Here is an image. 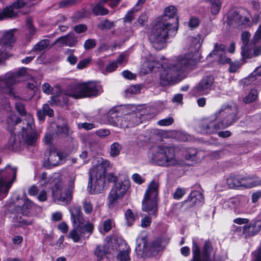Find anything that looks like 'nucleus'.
Listing matches in <instances>:
<instances>
[{"label": "nucleus", "mask_w": 261, "mask_h": 261, "mask_svg": "<svg viewBox=\"0 0 261 261\" xmlns=\"http://www.w3.org/2000/svg\"><path fill=\"white\" fill-rule=\"evenodd\" d=\"M178 25L176 8L173 6L166 8L163 15L156 18L151 24L148 38L152 47L156 50L163 49L166 40L176 35Z\"/></svg>", "instance_id": "obj_1"}, {"label": "nucleus", "mask_w": 261, "mask_h": 261, "mask_svg": "<svg viewBox=\"0 0 261 261\" xmlns=\"http://www.w3.org/2000/svg\"><path fill=\"white\" fill-rule=\"evenodd\" d=\"M191 44L189 52L179 56L176 62L163 66L160 71L161 83L166 85L176 81L180 73L199 60V49L201 45L199 36L190 38Z\"/></svg>", "instance_id": "obj_2"}, {"label": "nucleus", "mask_w": 261, "mask_h": 261, "mask_svg": "<svg viewBox=\"0 0 261 261\" xmlns=\"http://www.w3.org/2000/svg\"><path fill=\"white\" fill-rule=\"evenodd\" d=\"M109 165L108 161L102 160L89 169L88 189L91 194L101 193L107 189L105 177L107 169Z\"/></svg>", "instance_id": "obj_3"}, {"label": "nucleus", "mask_w": 261, "mask_h": 261, "mask_svg": "<svg viewBox=\"0 0 261 261\" xmlns=\"http://www.w3.org/2000/svg\"><path fill=\"white\" fill-rule=\"evenodd\" d=\"M148 155L153 163L160 166L170 167L178 164L174 149L169 146L158 145L154 147L150 150Z\"/></svg>", "instance_id": "obj_4"}, {"label": "nucleus", "mask_w": 261, "mask_h": 261, "mask_svg": "<svg viewBox=\"0 0 261 261\" xmlns=\"http://www.w3.org/2000/svg\"><path fill=\"white\" fill-rule=\"evenodd\" d=\"M75 176L71 178L69 182V187L64 192H62L63 181L58 174H55L51 180L52 196L54 201L58 204L65 205L70 203L72 198L74 189V182Z\"/></svg>", "instance_id": "obj_5"}, {"label": "nucleus", "mask_w": 261, "mask_h": 261, "mask_svg": "<svg viewBox=\"0 0 261 261\" xmlns=\"http://www.w3.org/2000/svg\"><path fill=\"white\" fill-rule=\"evenodd\" d=\"M102 86L98 83L90 82L70 85L65 94L75 98L95 97L102 93Z\"/></svg>", "instance_id": "obj_6"}, {"label": "nucleus", "mask_w": 261, "mask_h": 261, "mask_svg": "<svg viewBox=\"0 0 261 261\" xmlns=\"http://www.w3.org/2000/svg\"><path fill=\"white\" fill-rule=\"evenodd\" d=\"M159 183L153 180L148 185L142 201V210L156 218L158 214V196Z\"/></svg>", "instance_id": "obj_7"}, {"label": "nucleus", "mask_w": 261, "mask_h": 261, "mask_svg": "<svg viewBox=\"0 0 261 261\" xmlns=\"http://www.w3.org/2000/svg\"><path fill=\"white\" fill-rule=\"evenodd\" d=\"M107 178L109 182L115 183L108 196L109 207L112 208L119 199L123 197L129 187V181L124 179L123 181L116 183L118 177L113 173L108 174Z\"/></svg>", "instance_id": "obj_8"}, {"label": "nucleus", "mask_w": 261, "mask_h": 261, "mask_svg": "<svg viewBox=\"0 0 261 261\" xmlns=\"http://www.w3.org/2000/svg\"><path fill=\"white\" fill-rule=\"evenodd\" d=\"M137 243L136 251L140 257L154 256L164 248V246L160 239L155 240L148 244L146 238L142 237L137 239Z\"/></svg>", "instance_id": "obj_9"}, {"label": "nucleus", "mask_w": 261, "mask_h": 261, "mask_svg": "<svg viewBox=\"0 0 261 261\" xmlns=\"http://www.w3.org/2000/svg\"><path fill=\"white\" fill-rule=\"evenodd\" d=\"M238 115V107L236 105L224 104L215 113L214 118H219L224 127H227L239 119Z\"/></svg>", "instance_id": "obj_10"}, {"label": "nucleus", "mask_w": 261, "mask_h": 261, "mask_svg": "<svg viewBox=\"0 0 261 261\" xmlns=\"http://www.w3.org/2000/svg\"><path fill=\"white\" fill-rule=\"evenodd\" d=\"M21 121V119L15 114H10L7 119V128L11 133V137L6 147L10 150L15 151L20 149L22 142L19 137L13 134V132L14 130V127Z\"/></svg>", "instance_id": "obj_11"}, {"label": "nucleus", "mask_w": 261, "mask_h": 261, "mask_svg": "<svg viewBox=\"0 0 261 261\" xmlns=\"http://www.w3.org/2000/svg\"><path fill=\"white\" fill-rule=\"evenodd\" d=\"M132 112L127 111L123 114L122 116L121 128L134 127L141 123L143 120L146 118L145 111L140 110L134 106L131 107Z\"/></svg>", "instance_id": "obj_12"}, {"label": "nucleus", "mask_w": 261, "mask_h": 261, "mask_svg": "<svg viewBox=\"0 0 261 261\" xmlns=\"http://www.w3.org/2000/svg\"><path fill=\"white\" fill-rule=\"evenodd\" d=\"M24 126L22 127V136L24 143L28 146H34L38 138V135L35 128L34 121L31 115H26L23 120Z\"/></svg>", "instance_id": "obj_13"}, {"label": "nucleus", "mask_w": 261, "mask_h": 261, "mask_svg": "<svg viewBox=\"0 0 261 261\" xmlns=\"http://www.w3.org/2000/svg\"><path fill=\"white\" fill-rule=\"evenodd\" d=\"M17 168L7 165L0 172V191L7 194L16 176Z\"/></svg>", "instance_id": "obj_14"}, {"label": "nucleus", "mask_w": 261, "mask_h": 261, "mask_svg": "<svg viewBox=\"0 0 261 261\" xmlns=\"http://www.w3.org/2000/svg\"><path fill=\"white\" fill-rule=\"evenodd\" d=\"M225 128L219 118H215L214 114L210 118L202 119L197 127V130L201 134L216 133L218 130Z\"/></svg>", "instance_id": "obj_15"}, {"label": "nucleus", "mask_w": 261, "mask_h": 261, "mask_svg": "<svg viewBox=\"0 0 261 261\" xmlns=\"http://www.w3.org/2000/svg\"><path fill=\"white\" fill-rule=\"evenodd\" d=\"M72 228L69 231L68 237L71 239L74 242H79L81 238L84 235L85 232L89 234L93 232L94 225L87 221L86 223L83 224L72 223Z\"/></svg>", "instance_id": "obj_16"}, {"label": "nucleus", "mask_w": 261, "mask_h": 261, "mask_svg": "<svg viewBox=\"0 0 261 261\" xmlns=\"http://www.w3.org/2000/svg\"><path fill=\"white\" fill-rule=\"evenodd\" d=\"M213 82L214 78L212 76L203 77L192 90L193 95L197 96L208 94Z\"/></svg>", "instance_id": "obj_17"}, {"label": "nucleus", "mask_w": 261, "mask_h": 261, "mask_svg": "<svg viewBox=\"0 0 261 261\" xmlns=\"http://www.w3.org/2000/svg\"><path fill=\"white\" fill-rule=\"evenodd\" d=\"M126 111V107H114L108 112L107 119L111 124L121 128V115Z\"/></svg>", "instance_id": "obj_18"}, {"label": "nucleus", "mask_w": 261, "mask_h": 261, "mask_svg": "<svg viewBox=\"0 0 261 261\" xmlns=\"http://www.w3.org/2000/svg\"><path fill=\"white\" fill-rule=\"evenodd\" d=\"M261 230V220L253 219L242 227V235L246 239L257 234Z\"/></svg>", "instance_id": "obj_19"}, {"label": "nucleus", "mask_w": 261, "mask_h": 261, "mask_svg": "<svg viewBox=\"0 0 261 261\" xmlns=\"http://www.w3.org/2000/svg\"><path fill=\"white\" fill-rule=\"evenodd\" d=\"M250 33L248 31L244 32L241 35V40L243 45L241 49V55L243 60L252 58V48L255 43L252 44V39L250 40Z\"/></svg>", "instance_id": "obj_20"}, {"label": "nucleus", "mask_w": 261, "mask_h": 261, "mask_svg": "<svg viewBox=\"0 0 261 261\" xmlns=\"http://www.w3.org/2000/svg\"><path fill=\"white\" fill-rule=\"evenodd\" d=\"M201 253L204 261H225L222 255H215L212 243L208 240L205 241Z\"/></svg>", "instance_id": "obj_21"}, {"label": "nucleus", "mask_w": 261, "mask_h": 261, "mask_svg": "<svg viewBox=\"0 0 261 261\" xmlns=\"http://www.w3.org/2000/svg\"><path fill=\"white\" fill-rule=\"evenodd\" d=\"M78 42V37L73 33L70 32L66 35L58 38L55 44H59L60 46L75 47Z\"/></svg>", "instance_id": "obj_22"}, {"label": "nucleus", "mask_w": 261, "mask_h": 261, "mask_svg": "<svg viewBox=\"0 0 261 261\" xmlns=\"http://www.w3.org/2000/svg\"><path fill=\"white\" fill-rule=\"evenodd\" d=\"M241 83L244 86L249 85H261V65L256 67L250 75L243 79Z\"/></svg>", "instance_id": "obj_23"}, {"label": "nucleus", "mask_w": 261, "mask_h": 261, "mask_svg": "<svg viewBox=\"0 0 261 261\" xmlns=\"http://www.w3.org/2000/svg\"><path fill=\"white\" fill-rule=\"evenodd\" d=\"M72 223L83 224L86 223L84 215L82 212L81 206L73 204L69 208Z\"/></svg>", "instance_id": "obj_24"}, {"label": "nucleus", "mask_w": 261, "mask_h": 261, "mask_svg": "<svg viewBox=\"0 0 261 261\" xmlns=\"http://www.w3.org/2000/svg\"><path fill=\"white\" fill-rule=\"evenodd\" d=\"M16 80L13 76L6 77L0 81V92L6 93L10 96L13 95L12 86Z\"/></svg>", "instance_id": "obj_25"}, {"label": "nucleus", "mask_w": 261, "mask_h": 261, "mask_svg": "<svg viewBox=\"0 0 261 261\" xmlns=\"http://www.w3.org/2000/svg\"><path fill=\"white\" fill-rule=\"evenodd\" d=\"M15 29L5 32L1 39V43L7 47L11 48L15 43L16 38L14 34Z\"/></svg>", "instance_id": "obj_26"}, {"label": "nucleus", "mask_w": 261, "mask_h": 261, "mask_svg": "<svg viewBox=\"0 0 261 261\" xmlns=\"http://www.w3.org/2000/svg\"><path fill=\"white\" fill-rule=\"evenodd\" d=\"M48 164L51 166H56L62 164L65 162V159L62 152L57 150L50 152L48 158Z\"/></svg>", "instance_id": "obj_27"}, {"label": "nucleus", "mask_w": 261, "mask_h": 261, "mask_svg": "<svg viewBox=\"0 0 261 261\" xmlns=\"http://www.w3.org/2000/svg\"><path fill=\"white\" fill-rule=\"evenodd\" d=\"M17 208L14 210L13 222L17 226H22L24 225H29L32 224L31 221L28 220L23 217L26 215L22 214V211H17Z\"/></svg>", "instance_id": "obj_28"}, {"label": "nucleus", "mask_w": 261, "mask_h": 261, "mask_svg": "<svg viewBox=\"0 0 261 261\" xmlns=\"http://www.w3.org/2000/svg\"><path fill=\"white\" fill-rule=\"evenodd\" d=\"M203 200L202 194L198 191L192 192L188 199L184 201V203L188 204L189 207L194 206L198 202H201Z\"/></svg>", "instance_id": "obj_29"}, {"label": "nucleus", "mask_w": 261, "mask_h": 261, "mask_svg": "<svg viewBox=\"0 0 261 261\" xmlns=\"http://www.w3.org/2000/svg\"><path fill=\"white\" fill-rule=\"evenodd\" d=\"M110 243L109 242L103 246L99 245L97 246L95 251V254L97 257V259L98 260H101L107 254L112 253L111 250L114 249H110Z\"/></svg>", "instance_id": "obj_30"}, {"label": "nucleus", "mask_w": 261, "mask_h": 261, "mask_svg": "<svg viewBox=\"0 0 261 261\" xmlns=\"http://www.w3.org/2000/svg\"><path fill=\"white\" fill-rule=\"evenodd\" d=\"M243 187L251 188L261 185V180L254 176H242Z\"/></svg>", "instance_id": "obj_31"}, {"label": "nucleus", "mask_w": 261, "mask_h": 261, "mask_svg": "<svg viewBox=\"0 0 261 261\" xmlns=\"http://www.w3.org/2000/svg\"><path fill=\"white\" fill-rule=\"evenodd\" d=\"M227 184L230 188L236 189L243 187L242 176L231 175L227 179Z\"/></svg>", "instance_id": "obj_32"}, {"label": "nucleus", "mask_w": 261, "mask_h": 261, "mask_svg": "<svg viewBox=\"0 0 261 261\" xmlns=\"http://www.w3.org/2000/svg\"><path fill=\"white\" fill-rule=\"evenodd\" d=\"M106 3L101 2V0L99 1L92 8V12L95 16H103L109 14L108 9L104 7Z\"/></svg>", "instance_id": "obj_33"}, {"label": "nucleus", "mask_w": 261, "mask_h": 261, "mask_svg": "<svg viewBox=\"0 0 261 261\" xmlns=\"http://www.w3.org/2000/svg\"><path fill=\"white\" fill-rule=\"evenodd\" d=\"M35 207V204L28 198H25L23 200V204L22 206H16L15 208L17 211H22V214L28 215L31 210Z\"/></svg>", "instance_id": "obj_34"}, {"label": "nucleus", "mask_w": 261, "mask_h": 261, "mask_svg": "<svg viewBox=\"0 0 261 261\" xmlns=\"http://www.w3.org/2000/svg\"><path fill=\"white\" fill-rule=\"evenodd\" d=\"M204 2L211 5V12L214 15L218 14L221 8L223 0H203Z\"/></svg>", "instance_id": "obj_35"}, {"label": "nucleus", "mask_w": 261, "mask_h": 261, "mask_svg": "<svg viewBox=\"0 0 261 261\" xmlns=\"http://www.w3.org/2000/svg\"><path fill=\"white\" fill-rule=\"evenodd\" d=\"M230 19L232 21L231 23L234 21V22L238 25H241L243 24L244 23V21H245L246 23L249 21V19L248 18L243 17L237 11L233 12L230 16Z\"/></svg>", "instance_id": "obj_36"}, {"label": "nucleus", "mask_w": 261, "mask_h": 261, "mask_svg": "<svg viewBox=\"0 0 261 261\" xmlns=\"http://www.w3.org/2000/svg\"><path fill=\"white\" fill-rule=\"evenodd\" d=\"M50 41L48 39H43L36 43L33 47V51H41L46 49L49 46Z\"/></svg>", "instance_id": "obj_37"}, {"label": "nucleus", "mask_w": 261, "mask_h": 261, "mask_svg": "<svg viewBox=\"0 0 261 261\" xmlns=\"http://www.w3.org/2000/svg\"><path fill=\"white\" fill-rule=\"evenodd\" d=\"M258 97V92L256 89H251L248 94L244 97L243 101L246 103H250L256 100Z\"/></svg>", "instance_id": "obj_38"}, {"label": "nucleus", "mask_w": 261, "mask_h": 261, "mask_svg": "<svg viewBox=\"0 0 261 261\" xmlns=\"http://www.w3.org/2000/svg\"><path fill=\"white\" fill-rule=\"evenodd\" d=\"M122 149L121 145L118 142L113 143L110 147V155L112 157L117 156Z\"/></svg>", "instance_id": "obj_39"}, {"label": "nucleus", "mask_w": 261, "mask_h": 261, "mask_svg": "<svg viewBox=\"0 0 261 261\" xmlns=\"http://www.w3.org/2000/svg\"><path fill=\"white\" fill-rule=\"evenodd\" d=\"M82 205L85 213L87 215L91 214L93 211V206L90 200L85 199L82 201Z\"/></svg>", "instance_id": "obj_40"}, {"label": "nucleus", "mask_w": 261, "mask_h": 261, "mask_svg": "<svg viewBox=\"0 0 261 261\" xmlns=\"http://www.w3.org/2000/svg\"><path fill=\"white\" fill-rule=\"evenodd\" d=\"M114 22L111 21L108 19H105L97 24V28L101 30H108L114 27Z\"/></svg>", "instance_id": "obj_41"}, {"label": "nucleus", "mask_w": 261, "mask_h": 261, "mask_svg": "<svg viewBox=\"0 0 261 261\" xmlns=\"http://www.w3.org/2000/svg\"><path fill=\"white\" fill-rule=\"evenodd\" d=\"M125 217L127 226H131L135 221V216L130 209L126 210L125 213Z\"/></svg>", "instance_id": "obj_42"}, {"label": "nucleus", "mask_w": 261, "mask_h": 261, "mask_svg": "<svg viewBox=\"0 0 261 261\" xmlns=\"http://www.w3.org/2000/svg\"><path fill=\"white\" fill-rule=\"evenodd\" d=\"M225 46L223 44H218V43H216L215 44V47L214 50L211 53L209 54L207 57L217 55L219 56V54L220 53H222V54H223V52Z\"/></svg>", "instance_id": "obj_43"}, {"label": "nucleus", "mask_w": 261, "mask_h": 261, "mask_svg": "<svg viewBox=\"0 0 261 261\" xmlns=\"http://www.w3.org/2000/svg\"><path fill=\"white\" fill-rule=\"evenodd\" d=\"M129 251L123 250L120 251L116 256V258L120 261H127L130 260Z\"/></svg>", "instance_id": "obj_44"}, {"label": "nucleus", "mask_w": 261, "mask_h": 261, "mask_svg": "<svg viewBox=\"0 0 261 261\" xmlns=\"http://www.w3.org/2000/svg\"><path fill=\"white\" fill-rule=\"evenodd\" d=\"M139 8H136L135 7L132 8L130 10H129L125 16L123 18V21L124 22H131L132 20L134 18V13L135 11H138Z\"/></svg>", "instance_id": "obj_45"}, {"label": "nucleus", "mask_w": 261, "mask_h": 261, "mask_svg": "<svg viewBox=\"0 0 261 261\" xmlns=\"http://www.w3.org/2000/svg\"><path fill=\"white\" fill-rule=\"evenodd\" d=\"M15 109L18 113L21 116L26 115L27 112L24 104L21 101L16 102L15 104Z\"/></svg>", "instance_id": "obj_46"}, {"label": "nucleus", "mask_w": 261, "mask_h": 261, "mask_svg": "<svg viewBox=\"0 0 261 261\" xmlns=\"http://www.w3.org/2000/svg\"><path fill=\"white\" fill-rule=\"evenodd\" d=\"M252 259L251 261H261V240L260 244L256 250L252 253Z\"/></svg>", "instance_id": "obj_47"}, {"label": "nucleus", "mask_w": 261, "mask_h": 261, "mask_svg": "<svg viewBox=\"0 0 261 261\" xmlns=\"http://www.w3.org/2000/svg\"><path fill=\"white\" fill-rule=\"evenodd\" d=\"M142 87L139 85H132L127 88L126 91L131 94H137L140 92Z\"/></svg>", "instance_id": "obj_48"}, {"label": "nucleus", "mask_w": 261, "mask_h": 261, "mask_svg": "<svg viewBox=\"0 0 261 261\" xmlns=\"http://www.w3.org/2000/svg\"><path fill=\"white\" fill-rule=\"evenodd\" d=\"M118 67L116 62H113L107 66L106 69H103L101 72L103 74H106L108 72H112L115 71Z\"/></svg>", "instance_id": "obj_49"}, {"label": "nucleus", "mask_w": 261, "mask_h": 261, "mask_svg": "<svg viewBox=\"0 0 261 261\" xmlns=\"http://www.w3.org/2000/svg\"><path fill=\"white\" fill-rule=\"evenodd\" d=\"M173 122V118L171 117H169L158 121L157 123L160 126H168L171 125Z\"/></svg>", "instance_id": "obj_50"}, {"label": "nucleus", "mask_w": 261, "mask_h": 261, "mask_svg": "<svg viewBox=\"0 0 261 261\" xmlns=\"http://www.w3.org/2000/svg\"><path fill=\"white\" fill-rule=\"evenodd\" d=\"M96 41L93 39H89L85 42L84 47L86 50L93 48L96 46Z\"/></svg>", "instance_id": "obj_51"}, {"label": "nucleus", "mask_w": 261, "mask_h": 261, "mask_svg": "<svg viewBox=\"0 0 261 261\" xmlns=\"http://www.w3.org/2000/svg\"><path fill=\"white\" fill-rule=\"evenodd\" d=\"M260 39H261V23L259 24L257 31L252 39V44L253 43L255 44Z\"/></svg>", "instance_id": "obj_52"}, {"label": "nucleus", "mask_w": 261, "mask_h": 261, "mask_svg": "<svg viewBox=\"0 0 261 261\" xmlns=\"http://www.w3.org/2000/svg\"><path fill=\"white\" fill-rule=\"evenodd\" d=\"M156 64V62L154 61H147L144 63L143 66L144 67H147L146 72H148L151 71Z\"/></svg>", "instance_id": "obj_53"}, {"label": "nucleus", "mask_w": 261, "mask_h": 261, "mask_svg": "<svg viewBox=\"0 0 261 261\" xmlns=\"http://www.w3.org/2000/svg\"><path fill=\"white\" fill-rule=\"evenodd\" d=\"M57 134H67L68 133V128L66 125H58L56 130Z\"/></svg>", "instance_id": "obj_54"}, {"label": "nucleus", "mask_w": 261, "mask_h": 261, "mask_svg": "<svg viewBox=\"0 0 261 261\" xmlns=\"http://www.w3.org/2000/svg\"><path fill=\"white\" fill-rule=\"evenodd\" d=\"M76 0H63L60 2V8H66L74 5L76 3Z\"/></svg>", "instance_id": "obj_55"}, {"label": "nucleus", "mask_w": 261, "mask_h": 261, "mask_svg": "<svg viewBox=\"0 0 261 261\" xmlns=\"http://www.w3.org/2000/svg\"><path fill=\"white\" fill-rule=\"evenodd\" d=\"M151 223V219L149 216H146L142 219L141 221V226L142 228H147L149 226Z\"/></svg>", "instance_id": "obj_56"}, {"label": "nucleus", "mask_w": 261, "mask_h": 261, "mask_svg": "<svg viewBox=\"0 0 261 261\" xmlns=\"http://www.w3.org/2000/svg\"><path fill=\"white\" fill-rule=\"evenodd\" d=\"M112 220L110 219H108L103 221V228L105 232L109 231L112 226Z\"/></svg>", "instance_id": "obj_57"}, {"label": "nucleus", "mask_w": 261, "mask_h": 261, "mask_svg": "<svg viewBox=\"0 0 261 261\" xmlns=\"http://www.w3.org/2000/svg\"><path fill=\"white\" fill-rule=\"evenodd\" d=\"M43 92L46 94H51L53 93L54 88L51 87L48 83H44L42 86Z\"/></svg>", "instance_id": "obj_58"}, {"label": "nucleus", "mask_w": 261, "mask_h": 261, "mask_svg": "<svg viewBox=\"0 0 261 261\" xmlns=\"http://www.w3.org/2000/svg\"><path fill=\"white\" fill-rule=\"evenodd\" d=\"M185 189L177 188L173 194V198L175 199H179L185 195Z\"/></svg>", "instance_id": "obj_59"}, {"label": "nucleus", "mask_w": 261, "mask_h": 261, "mask_svg": "<svg viewBox=\"0 0 261 261\" xmlns=\"http://www.w3.org/2000/svg\"><path fill=\"white\" fill-rule=\"evenodd\" d=\"M148 20V16L146 14L142 13L139 17L138 21L143 27H145Z\"/></svg>", "instance_id": "obj_60"}, {"label": "nucleus", "mask_w": 261, "mask_h": 261, "mask_svg": "<svg viewBox=\"0 0 261 261\" xmlns=\"http://www.w3.org/2000/svg\"><path fill=\"white\" fill-rule=\"evenodd\" d=\"M42 109L46 115H47L49 117H52L54 116L53 110L49 107L48 104L43 105Z\"/></svg>", "instance_id": "obj_61"}, {"label": "nucleus", "mask_w": 261, "mask_h": 261, "mask_svg": "<svg viewBox=\"0 0 261 261\" xmlns=\"http://www.w3.org/2000/svg\"><path fill=\"white\" fill-rule=\"evenodd\" d=\"M95 134L101 138H104L110 134V132L108 129H100L96 131Z\"/></svg>", "instance_id": "obj_62"}, {"label": "nucleus", "mask_w": 261, "mask_h": 261, "mask_svg": "<svg viewBox=\"0 0 261 261\" xmlns=\"http://www.w3.org/2000/svg\"><path fill=\"white\" fill-rule=\"evenodd\" d=\"M90 59H85L82 61H80L77 64V68L79 69H82L85 68L87 65L90 63Z\"/></svg>", "instance_id": "obj_63"}, {"label": "nucleus", "mask_w": 261, "mask_h": 261, "mask_svg": "<svg viewBox=\"0 0 261 261\" xmlns=\"http://www.w3.org/2000/svg\"><path fill=\"white\" fill-rule=\"evenodd\" d=\"M199 21L196 17H192L189 22V25L190 28H195L199 25Z\"/></svg>", "instance_id": "obj_64"}]
</instances>
